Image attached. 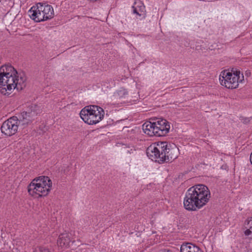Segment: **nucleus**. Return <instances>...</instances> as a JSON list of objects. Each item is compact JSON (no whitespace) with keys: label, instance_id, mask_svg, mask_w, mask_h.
<instances>
[{"label":"nucleus","instance_id":"obj_10","mask_svg":"<svg viewBox=\"0 0 252 252\" xmlns=\"http://www.w3.org/2000/svg\"><path fill=\"white\" fill-rule=\"evenodd\" d=\"M157 128L158 136L164 135L167 133L170 128V126L165 120H158L155 122Z\"/></svg>","mask_w":252,"mask_h":252},{"label":"nucleus","instance_id":"obj_3","mask_svg":"<svg viewBox=\"0 0 252 252\" xmlns=\"http://www.w3.org/2000/svg\"><path fill=\"white\" fill-rule=\"evenodd\" d=\"M211 197L208 188L205 185L199 184L189 188L184 198V205L186 209L195 211L206 204Z\"/></svg>","mask_w":252,"mask_h":252},{"label":"nucleus","instance_id":"obj_12","mask_svg":"<svg viewBox=\"0 0 252 252\" xmlns=\"http://www.w3.org/2000/svg\"><path fill=\"white\" fill-rule=\"evenodd\" d=\"M181 252H202L201 249L191 243H183L180 248Z\"/></svg>","mask_w":252,"mask_h":252},{"label":"nucleus","instance_id":"obj_4","mask_svg":"<svg viewBox=\"0 0 252 252\" xmlns=\"http://www.w3.org/2000/svg\"><path fill=\"white\" fill-rule=\"evenodd\" d=\"M52 181L47 176H40L34 179L28 186L30 195L38 197L46 196L52 187Z\"/></svg>","mask_w":252,"mask_h":252},{"label":"nucleus","instance_id":"obj_17","mask_svg":"<svg viewBox=\"0 0 252 252\" xmlns=\"http://www.w3.org/2000/svg\"><path fill=\"white\" fill-rule=\"evenodd\" d=\"M250 161L252 164V153L251 154V156H250Z\"/></svg>","mask_w":252,"mask_h":252},{"label":"nucleus","instance_id":"obj_6","mask_svg":"<svg viewBox=\"0 0 252 252\" xmlns=\"http://www.w3.org/2000/svg\"><path fill=\"white\" fill-rule=\"evenodd\" d=\"M29 13L31 18L37 22L51 19L54 15V10L51 5H44L41 3L32 6Z\"/></svg>","mask_w":252,"mask_h":252},{"label":"nucleus","instance_id":"obj_14","mask_svg":"<svg viewBox=\"0 0 252 252\" xmlns=\"http://www.w3.org/2000/svg\"><path fill=\"white\" fill-rule=\"evenodd\" d=\"M245 227L247 229L244 232L245 235L252 236V216L246 220Z\"/></svg>","mask_w":252,"mask_h":252},{"label":"nucleus","instance_id":"obj_7","mask_svg":"<svg viewBox=\"0 0 252 252\" xmlns=\"http://www.w3.org/2000/svg\"><path fill=\"white\" fill-rule=\"evenodd\" d=\"M240 71H236L232 73L228 70H223L220 72L219 80L220 84L226 88L233 89L238 87L239 83L242 82L244 76L242 74L240 79Z\"/></svg>","mask_w":252,"mask_h":252},{"label":"nucleus","instance_id":"obj_16","mask_svg":"<svg viewBox=\"0 0 252 252\" xmlns=\"http://www.w3.org/2000/svg\"><path fill=\"white\" fill-rule=\"evenodd\" d=\"M132 8H133V12L134 13H135V14H137V15H141V14H140L137 12V10H136V8H135V7H134V6H132Z\"/></svg>","mask_w":252,"mask_h":252},{"label":"nucleus","instance_id":"obj_2","mask_svg":"<svg viewBox=\"0 0 252 252\" xmlns=\"http://www.w3.org/2000/svg\"><path fill=\"white\" fill-rule=\"evenodd\" d=\"M146 153L153 161L167 162L175 159L178 157L179 151L175 144L160 141L149 146Z\"/></svg>","mask_w":252,"mask_h":252},{"label":"nucleus","instance_id":"obj_13","mask_svg":"<svg viewBox=\"0 0 252 252\" xmlns=\"http://www.w3.org/2000/svg\"><path fill=\"white\" fill-rule=\"evenodd\" d=\"M70 242V238L68 234L66 233L62 234L59 236L57 241V244L61 248H66Z\"/></svg>","mask_w":252,"mask_h":252},{"label":"nucleus","instance_id":"obj_15","mask_svg":"<svg viewBox=\"0 0 252 252\" xmlns=\"http://www.w3.org/2000/svg\"><path fill=\"white\" fill-rule=\"evenodd\" d=\"M35 252H50V251L47 249L40 248Z\"/></svg>","mask_w":252,"mask_h":252},{"label":"nucleus","instance_id":"obj_5","mask_svg":"<svg viewBox=\"0 0 252 252\" xmlns=\"http://www.w3.org/2000/svg\"><path fill=\"white\" fill-rule=\"evenodd\" d=\"M104 111L96 105L87 106L81 110L80 115L83 121L89 125H95L104 118Z\"/></svg>","mask_w":252,"mask_h":252},{"label":"nucleus","instance_id":"obj_8","mask_svg":"<svg viewBox=\"0 0 252 252\" xmlns=\"http://www.w3.org/2000/svg\"><path fill=\"white\" fill-rule=\"evenodd\" d=\"M40 111V110L37 105H33L31 106L30 111H24L21 113V117L20 118L18 122L20 126L25 128L31 125Z\"/></svg>","mask_w":252,"mask_h":252},{"label":"nucleus","instance_id":"obj_1","mask_svg":"<svg viewBox=\"0 0 252 252\" xmlns=\"http://www.w3.org/2000/svg\"><path fill=\"white\" fill-rule=\"evenodd\" d=\"M26 77L23 73H18L11 65L0 67V92L9 95L12 90H22L26 87Z\"/></svg>","mask_w":252,"mask_h":252},{"label":"nucleus","instance_id":"obj_11","mask_svg":"<svg viewBox=\"0 0 252 252\" xmlns=\"http://www.w3.org/2000/svg\"><path fill=\"white\" fill-rule=\"evenodd\" d=\"M155 123L151 122H147L145 123L143 126V130L145 133L150 136H158L157 128L155 126Z\"/></svg>","mask_w":252,"mask_h":252},{"label":"nucleus","instance_id":"obj_18","mask_svg":"<svg viewBox=\"0 0 252 252\" xmlns=\"http://www.w3.org/2000/svg\"><path fill=\"white\" fill-rule=\"evenodd\" d=\"M162 252H172L170 250H164Z\"/></svg>","mask_w":252,"mask_h":252},{"label":"nucleus","instance_id":"obj_9","mask_svg":"<svg viewBox=\"0 0 252 252\" xmlns=\"http://www.w3.org/2000/svg\"><path fill=\"white\" fill-rule=\"evenodd\" d=\"M19 119L17 117H12L6 121H4L1 126V131L4 135L11 136L15 134L20 126L19 124Z\"/></svg>","mask_w":252,"mask_h":252}]
</instances>
